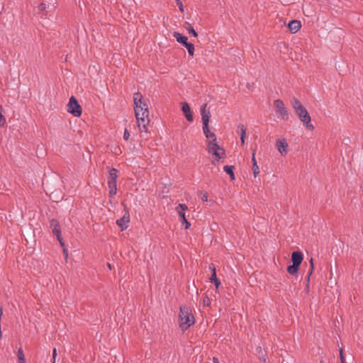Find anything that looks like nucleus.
<instances>
[{
  "label": "nucleus",
  "instance_id": "obj_1",
  "mask_svg": "<svg viewBox=\"0 0 363 363\" xmlns=\"http://www.w3.org/2000/svg\"><path fill=\"white\" fill-rule=\"evenodd\" d=\"M134 112L137 125L141 132L147 133L150 123L148 106L140 92L133 94Z\"/></svg>",
  "mask_w": 363,
  "mask_h": 363
},
{
  "label": "nucleus",
  "instance_id": "obj_2",
  "mask_svg": "<svg viewBox=\"0 0 363 363\" xmlns=\"http://www.w3.org/2000/svg\"><path fill=\"white\" fill-rule=\"evenodd\" d=\"M206 138V150L209 155L213 157V164L218 162L225 157V150L218 144L217 138L215 133L205 135Z\"/></svg>",
  "mask_w": 363,
  "mask_h": 363
},
{
  "label": "nucleus",
  "instance_id": "obj_3",
  "mask_svg": "<svg viewBox=\"0 0 363 363\" xmlns=\"http://www.w3.org/2000/svg\"><path fill=\"white\" fill-rule=\"evenodd\" d=\"M291 106L300 121L303 123L306 128L310 130H313L314 129V126L311 123V116L300 101L296 98H293L291 100Z\"/></svg>",
  "mask_w": 363,
  "mask_h": 363
},
{
  "label": "nucleus",
  "instance_id": "obj_4",
  "mask_svg": "<svg viewBox=\"0 0 363 363\" xmlns=\"http://www.w3.org/2000/svg\"><path fill=\"white\" fill-rule=\"evenodd\" d=\"M179 321V327L183 330H186L194 324L195 320L191 308L188 306H182L180 308Z\"/></svg>",
  "mask_w": 363,
  "mask_h": 363
},
{
  "label": "nucleus",
  "instance_id": "obj_5",
  "mask_svg": "<svg viewBox=\"0 0 363 363\" xmlns=\"http://www.w3.org/2000/svg\"><path fill=\"white\" fill-rule=\"evenodd\" d=\"M201 120L203 123V132L204 135L213 133L208 127V123L211 117L210 111L207 109V104H204L201 108Z\"/></svg>",
  "mask_w": 363,
  "mask_h": 363
},
{
  "label": "nucleus",
  "instance_id": "obj_6",
  "mask_svg": "<svg viewBox=\"0 0 363 363\" xmlns=\"http://www.w3.org/2000/svg\"><path fill=\"white\" fill-rule=\"evenodd\" d=\"M67 111L76 117H79L82 114L81 106L74 96L69 99L67 104Z\"/></svg>",
  "mask_w": 363,
  "mask_h": 363
},
{
  "label": "nucleus",
  "instance_id": "obj_7",
  "mask_svg": "<svg viewBox=\"0 0 363 363\" xmlns=\"http://www.w3.org/2000/svg\"><path fill=\"white\" fill-rule=\"evenodd\" d=\"M274 106L279 118L282 120L287 121L289 119V113L284 102L280 99H277L274 101Z\"/></svg>",
  "mask_w": 363,
  "mask_h": 363
},
{
  "label": "nucleus",
  "instance_id": "obj_8",
  "mask_svg": "<svg viewBox=\"0 0 363 363\" xmlns=\"http://www.w3.org/2000/svg\"><path fill=\"white\" fill-rule=\"evenodd\" d=\"M276 147L278 152L285 156L289 152V144L285 138H279L276 140Z\"/></svg>",
  "mask_w": 363,
  "mask_h": 363
},
{
  "label": "nucleus",
  "instance_id": "obj_9",
  "mask_svg": "<svg viewBox=\"0 0 363 363\" xmlns=\"http://www.w3.org/2000/svg\"><path fill=\"white\" fill-rule=\"evenodd\" d=\"M50 228H52V233L56 235L57 239L60 242L61 246H63L64 243L61 238V230L59 223L56 220L52 219L50 221Z\"/></svg>",
  "mask_w": 363,
  "mask_h": 363
},
{
  "label": "nucleus",
  "instance_id": "obj_10",
  "mask_svg": "<svg viewBox=\"0 0 363 363\" xmlns=\"http://www.w3.org/2000/svg\"><path fill=\"white\" fill-rule=\"evenodd\" d=\"M181 106H182V111L186 119L189 122H192L194 120V117H193L191 110V108H190L189 104L186 102H182V103H181Z\"/></svg>",
  "mask_w": 363,
  "mask_h": 363
},
{
  "label": "nucleus",
  "instance_id": "obj_11",
  "mask_svg": "<svg viewBox=\"0 0 363 363\" xmlns=\"http://www.w3.org/2000/svg\"><path fill=\"white\" fill-rule=\"evenodd\" d=\"M129 222L130 215L128 212H126L121 218L116 220V223L121 228V230H124L128 227Z\"/></svg>",
  "mask_w": 363,
  "mask_h": 363
},
{
  "label": "nucleus",
  "instance_id": "obj_12",
  "mask_svg": "<svg viewBox=\"0 0 363 363\" xmlns=\"http://www.w3.org/2000/svg\"><path fill=\"white\" fill-rule=\"evenodd\" d=\"M303 259V255L301 252L295 251L291 254V261L293 264L300 266Z\"/></svg>",
  "mask_w": 363,
  "mask_h": 363
},
{
  "label": "nucleus",
  "instance_id": "obj_13",
  "mask_svg": "<svg viewBox=\"0 0 363 363\" xmlns=\"http://www.w3.org/2000/svg\"><path fill=\"white\" fill-rule=\"evenodd\" d=\"M188 207L185 204H179L176 208V211L180 217L181 221H186L185 211L187 210Z\"/></svg>",
  "mask_w": 363,
  "mask_h": 363
},
{
  "label": "nucleus",
  "instance_id": "obj_14",
  "mask_svg": "<svg viewBox=\"0 0 363 363\" xmlns=\"http://www.w3.org/2000/svg\"><path fill=\"white\" fill-rule=\"evenodd\" d=\"M301 27V22L296 20L291 21L288 25V28L292 33H297L300 30Z\"/></svg>",
  "mask_w": 363,
  "mask_h": 363
},
{
  "label": "nucleus",
  "instance_id": "obj_15",
  "mask_svg": "<svg viewBox=\"0 0 363 363\" xmlns=\"http://www.w3.org/2000/svg\"><path fill=\"white\" fill-rule=\"evenodd\" d=\"M173 36L176 38V40L178 43L182 44L185 47L186 46V45H188L189 43L187 42V40H188L187 37L182 35L181 33H179L178 32H174L173 34Z\"/></svg>",
  "mask_w": 363,
  "mask_h": 363
},
{
  "label": "nucleus",
  "instance_id": "obj_16",
  "mask_svg": "<svg viewBox=\"0 0 363 363\" xmlns=\"http://www.w3.org/2000/svg\"><path fill=\"white\" fill-rule=\"evenodd\" d=\"M117 170L114 168L111 169L109 172V176L108 179V184H116L117 179Z\"/></svg>",
  "mask_w": 363,
  "mask_h": 363
},
{
  "label": "nucleus",
  "instance_id": "obj_17",
  "mask_svg": "<svg viewBox=\"0 0 363 363\" xmlns=\"http://www.w3.org/2000/svg\"><path fill=\"white\" fill-rule=\"evenodd\" d=\"M209 268L211 269L213 274L211 277L210 278V280L211 282H213L216 286V288H218V286L220 284V281L217 279L216 277V267L214 265H211Z\"/></svg>",
  "mask_w": 363,
  "mask_h": 363
},
{
  "label": "nucleus",
  "instance_id": "obj_18",
  "mask_svg": "<svg viewBox=\"0 0 363 363\" xmlns=\"http://www.w3.org/2000/svg\"><path fill=\"white\" fill-rule=\"evenodd\" d=\"M238 128L240 130V140L242 144L243 145L245 143V140L246 138V128L244 126V125H239Z\"/></svg>",
  "mask_w": 363,
  "mask_h": 363
},
{
  "label": "nucleus",
  "instance_id": "obj_19",
  "mask_svg": "<svg viewBox=\"0 0 363 363\" xmlns=\"http://www.w3.org/2000/svg\"><path fill=\"white\" fill-rule=\"evenodd\" d=\"M299 267L298 265H296V264H293L292 265H290L287 267V272L289 274H290L291 275H295L297 274L298 271V269H299Z\"/></svg>",
  "mask_w": 363,
  "mask_h": 363
},
{
  "label": "nucleus",
  "instance_id": "obj_20",
  "mask_svg": "<svg viewBox=\"0 0 363 363\" xmlns=\"http://www.w3.org/2000/svg\"><path fill=\"white\" fill-rule=\"evenodd\" d=\"M223 170L230 175L231 180H235V174L233 173V167L226 165L223 167Z\"/></svg>",
  "mask_w": 363,
  "mask_h": 363
},
{
  "label": "nucleus",
  "instance_id": "obj_21",
  "mask_svg": "<svg viewBox=\"0 0 363 363\" xmlns=\"http://www.w3.org/2000/svg\"><path fill=\"white\" fill-rule=\"evenodd\" d=\"M109 187V196H113L117 192V186L115 184H108Z\"/></svg>",
  "mask_w": 363,
  "mask_h": 363
},
{
  "label": "nucleus",
  "instance_id": "obj_22",
  "mask_svg": "<svg viewBox=\"0 0 363 363\" xmlns=\"http://www.w3.org/2000/svg\"><path fill=\"white\" fill-rule=\"evenodd\" d=\"M17 355H18V359L19 360V363H26L25 357H24V354H23V351L22 350V348L18 349Z\"/></svg>",
  "mask_w": 363,
  "mask_h": 363
},
{
  "label": "nucleus",
  "instance_id": "obj_23",
  "mask_svg": "<svg viewBox=\"0 0 363 363\" xmlns=\"http://www.w3.org/2000/svg\"><path fill=\"white\" fill-rule=\"evenodd\" d=\"M186 48L188 50L189 55L193 57L194 53V45L192 43H189L188 45H186Z\"/></svg>",
  "mask_w": 363,
  "mask_h": 363
},
{
  "label": "nucleus",
  "instance_id": "obj_24",
  "mask_svg": "<svg viewBox=\"0 0 363 363\" xmlns=\"http://www.w3.org/2000/svg\"><path fill=\"white\" fill-rule=\"evenodd\" d=\"M254 177L256 178L259 174V168L258 165H252V167Z\"/></svg>",
  "mask_w": 363,
  "mask_h": 363
},
{
  "label": "nucleus",
  "instance_id": "obj_25",
  "mask_svg": "<svg viewBox=\"0 0 363 363\" xmlns=\"http://www.w3.org/2000/svg\"><path fill=\"white\" fill-rule=\"evenodd\" d=\"M188 25L189 26V28H186V29L188 30L189 33L190 34H191L194 37H196L198 35H197V33L196 32V30L188 23Z\"/></svg>",
  "mask_w": 363,
  "mask_h": 363
},
{
  "label": "nucleus",
  "instance_id": "obj_26",
  "mask_svg": "<svg viewBox=\"0 0 363 363\" xmlns=\"http://www.w3.org/2000/svg\"><path fill=\"white\" fill-rule=\"evenodd\" d=\"M199 197L203 201H208V194L206 192H201L199 194Z\"/></svg>",
  "mask_w": 363,
  "mask_h": 363
},
{
  "label": "nucleus",
  "instance_id": "obj_27",
  "mask_svg": "<svg viewBox=\"0 0 363 363\" xmlns=\"http://www.w3.org/2000/svg\"><path fill=\"white\" fill-rule=\"evenodd\" d=\"M252 165H258L255 159V150H253L252 156Z\"/></svg>",
  "mask_w": 363,
  "mask_h": 363
},
{
  "label": "nucleus",
  "instance_id": "obj_28",
  "mask_svg": "<svg viewBox=\"0 0 363 363\" xmlns=\"http://www.w3.org/2000/svg\"><path fill=\"white\" fill-rule=\"evenodd\" d=\"M203 306H209L210 304V299L208 296H205L203 300Z\"/></svg>",
  "mask_w": 363,
  "mask_h": 363
},
{
  "label": "nucleus",
  "instance_id": "obj_29",
  "mask_svg": "<svg viewBox=\"0 0 363 363\" xmlns=\"http://www.w3.org/2000/svg\"><path fill=\"white\" fill-rule=\"evenodd\" d=\"M176 2H177V6H179V10H180L182 12H184L183 5H182V3L181 2V1H180V0H176Z\"/></svg>",
  "mask_w": 363,
  "mask_h": 363
},
{
  "label": "nucleus",
  "instance_id": "obj_30",
  "mask_svg": "<svg viewBox=\"0 0 363 363\" xmlns=\"http://www.w3.org/2000/svg\"><path fill=\"white\" fill-rule=\"evenodd\" d=\"M129 137H130V133L128 131V130L125 129L124 134H123V138H124V140H128Z\"/></svg>",
  "mask_w": 363,
  "mask_h": 363
},
{
  "label": "nucleus",
  "instance_id": "obj_31",
  "mask_svg": "<svg viewBox=\"0 0 363 363\" xmlns=\"http://www.w3.org/2000/svg\"><path fill=\"white\" fill-rule=\"evenodd\" d=\"M56 357H57V350L55 348H54L53 351H52V358H53V362H55V363Z\"/></svg>",
  "mask_w": 363,
  "mask_h": 363
},
{
  "label": "nucleus",
  "instance_id": "obj_32",
  "mask_svg": "<svg viewBox=\"0 0 363 363\" xmlns=\"http://www.w3.org/2000/svg\"><path fill=\"white\" fill-rule=\"evenodd\" d=\"M309 262H310V265L311 267V270H313V269H314L313 259L311 258Z\"/></svg>",
  "mask_w": 363,
  "mask_h": 363
},
{
  "label": "nucleus",
  "instance_id": "obj_33",
  "mask_svg": "<svg viewBox=\"0 0 363 363\" xmlns=\"http://www.w3.org/2000/svg\"><path fill=\"white\" fill-rule=\"evenodd\" d=\"M46 9V5L45 4H41L40 6H39V9L41 10V11H43Z\"/></svg>",
  "mask_w": 363,
  "mask_h": 363
},
{
  "label": "nucleus",
  "instance_id": "obj_34",
  "mask_svg": "<svg viewBox=\"0 0 363 363\" xmlns=\"http://www.w3.org/2000/svg\"><path fill=\"white\" fill-rule=\"evenodd\" d=\"M182 223H184L185 224V228L186 229H188L190 226V223L187 221V220L186 219V221H182Z\"/></svg>",
  "mask_w": 363,
  "mask_h": 363
},
{
  "label": "nucleus",
  "instance_id": "obj_35",
  "mask_svg": "<svg viewBox=\"0 0 363 363\" xmlns=\"http://www.w3.org/2000/svg\"><path fill=\"white\" fill-rule=\"evenodd\" d=\"M340 358H341V360H342V363H344V359H343V357H342V349L340 350Z\"/></svg>",
  "mask_w": 363,
  "mask_h": 363
},
{
  "label": "nucleus",
  "instance_id": "obj_36",
  "mask_svg": "<svg viewBox=\"0 0 363 363\" xmlns=\"http://www.w3.org/2000/svg\"><path fill=\"white\" fill-rule=\"evenodd\" d=\"M64 253H65V257H66V258H67V257H68V252H67V250H64Z\"/></svg>",
  "mask_w": 363,
  "mask_h": 363
},
{
  "label": "nucleus",
  "instance_id": "obj_37",
  "mask_svg": "<svg viewBox=\"0 0 363 363\" xmlns=\"http://www.w3.org/2000/svg\"><path fill=\"white\" fill-rule=\"evenodd\" d=\"M313 270H311V268L310 271L308 272V275L311 276L312 274V273H313Z\"/></svg>",
  "mask_w": 363,
  "mask_h": 363
},
{
  "label": "nucleus",
  "instance_id": "obj_38",
  "mask_svg": "<svg viewBox=\"0 0 363 363\" xmlns=\"http://www.w3.org/2000/svg\"><path fill=\"white\" fill-rule=\"evenodd\" d=\"M310 277H311V276L308 275V277H307V278H306V280H307V281H308V282H309Z\"/></svg>",
  "mask_w": 363,
  "mask_h": 363
},
{
  "label": "nucleus",
  "instance_id": "obj_39",
  "mask_svg": "<svg viewBox=\"0 0 363 363\" xmlns=\"http://www.w3.org/2000/svg\"><path fill=\"white\" fill-rule=\"evenodd\" d=\"M213 361H214V362L218 363V359H217L213 358Z\"/></svg>",
  "mask_w": 363,
  "mask_h": 363
},
{
  "label": "nucleus",
  "instance_id": "obj_40",
  "mask_svg": "<svg viewBox=\"0 0 363 363\" xmlns=\"http://www.w3.org/2000/svg\"><path fill=\"white\" fill-rule=\"evenodd\" d=\"M108 268H109L110 269H112L111 265L110 264H108Z\"/></svg>",
  "mask_w": 363,
  "mask_h": 363
},
{
  "label": "nucleus",
  "instance_id": "obj_41",
  "mask_svg": "<svg viewBox=\"0 0 363 363\" xmlns=\"http://www.w3.org/2000/svg\"><path fill=\"white\" fill-rule=\"evenodd\" d=\"M53 363H55V362H53Z\"/></svg>",
  "mask_w": 363,
  "mask_h": 363
}]
</instances>
